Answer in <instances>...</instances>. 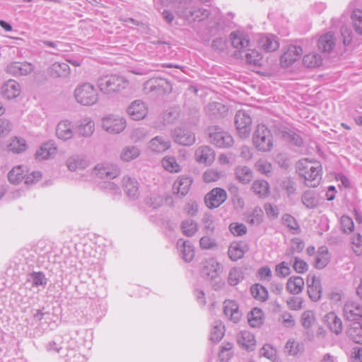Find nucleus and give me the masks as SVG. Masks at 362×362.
Returning <instances> with one entry per match:
<instances>
[{
	"mask_svg": "<svg viewBox=\"0 0 362 362\" xmlns=\"http://www.w3.org/2000/svg\"><path fill=\"white\" fill-rule=\"evenodd\" d=\"M297 170L300 177L305 180V185L309 187H316L322 178L321 164L317 161L304 159L297 164Z\"/></svg>",
	"mask_w": 362,
	"mask_h": 362,
	"instance_id": "nucleus-1",
	"label": "nucleus"
},
{
	"mask_svg": "<svg viewBox=\"0 0 362 362\" xmlns=\"http://www.w3.org/2000/svg\"><path fill=\"white\" fill-rule=\"evenodd\" d=\"M97 86L101 93L112 95L121 92L128 86V81L117 75H107L100 77Z\"/></svg>",
	"mask_w": 362,
	"mask_h": 362,
	"instance_id": "nucleus-2",
	"label": "nucleus"
},
{
	"mask_svg": "<svg viewBox=\"0 0 362 362\" xmlns=\"http://www.w3.org/2000/svg\"><path fill=\"white\" fill-rule=\"evenodd\" d=\"M252 142L255 148L262 152H269L273 147V136L264 124L257 125L253 133Z\"/></svg>",
	"mask_w": 362,
	"mask_h": 362,
	"instance_id": "nucleus-3",
	"label": "nucleus"
},
{
	"mask_svg": "<svg viewBox=\"0 0 362 362\" xmlns=\"http://www.w3.org/2000/svg\"><path fill=\"white\" fill-rule=\"evenodd\" d=\"M76 101L82 105H93L98 100V94L93 85L83 83L78 85L74 90Z\"/></svg>",
	"mask_w": 362,
	"mask_h": 362,
	"instance_id": "nucleus-4",
	"label": "nucleus"
},
{
	"mask_svg": "<svg viewBox=\"0 0 362 362\" xmlns=\"http://www.w3.org/2000/svg\"><path fill=\"white\" fill-rule=\"evenodd\" d=\"M188 0H183L177 7L176 11L181 16L187 21H202L209 16V11L204 8H189Z\"/></svg>",
	"mask_w": 362,
	"mask_h": 362,
	"instance_id": "nucleus-5",
	"label": "nucleus"
},
{
	"mask_svg": "<svg viewBox=\"0 0 362 362\" xmlns=\"http://www.w3.org/2000/svg\"><path fill=\"white\" fill-rule=\"evenodd\" d=\"M210 141L220 148L230 147L233 144V139L228 132L218 126H210L207 129Z\"/></svg>",
	"mask_w": 362,
	"mask_h": 362,
	"instance_id": "nucleus-6",
	"label": "nucleus"
},
{
	"mask_svg": "<svg viewBox=\"0 0 362 362\" xmlns=\"http://www.w3.org/2000/svg\"><path fill=\"white\" fill-rule=\"evenodd\" d=\"M235 124L238 136L242 139L247 138L251 132L252 119L243 110H238L235 117Z\"/></svg>",
	"mask_w": 362,
	"mask_h": 362,
	"instance_id": "nucleus-7",
	"label": "nucleus"
},
{
	"mask_svg": "<svg viewBox=\"0 0 362 362\" xmlns=\"http://www.w3.org/2000/svg\"><path fill=\"white\" fill-rule=\"evenodd\" d=\"M144 89L157 95H163L170 93L173 87L170 83L165 78H152L145 83Z\"/></svg>",
	"mask_w": 362,
	"mask_h": 362,
	"instance_id": "nucleus-8",
	"label": "nucleus"
},
{
	"mask_svg": "<svg viewBox=\"0 0 362 362\" xmlns=\"http://www.w3.org/2000/svg\"><path fill=\"white\" fill-rule=\"evenodd\" d=\"M172 136L175 143L182 146H191L196 141L194 134L185 127L175 128L172 133Z\"/></svg>",
	"mask_w": 362,
	"mask_h": 362,
	"instance_id": "nucleus-9",
	"label": "nucleus"
},
{
	"mask_svg": "<svg viewBox=\"0 0 362 362\" xmlns=\"http://www.w3.org/2000/svg\"><path fill=\"white\" fill-rule=\"evenodd\" d=\"M227 199L226 192L220 187L214 188L205 196V203L208 208L214 209L218 207Z\"/></svg>",
	"mask_w": 362,
	"mask_h": 362,
	"instance_id": "nucleus-10",
	"label": "nucleus"
},
{
	"mask_svg": "<svg viewBox=\"0 0 362 362\" xmlns=\"http://www.w3.org/2000/svg\"><path fill=\"white\" fill-rule=\"evenodd\" d=\"M344 315L346 320L359 322L362 320V305L356 302L347 301L344 306Z\"/></svg>",
	"mask_w": 362,
	"mask_h": 362,
	"instance_id": "nucleus-11",
	"label": "nucleus"
},
{
	"mask_svg": "<svg viewBox=\"0 0 362 362\" xmlns=\"http://www.w3.org/2000/svg\"><path fill=\"white\" fill-rule=\"evenodd\" d=\"M34 70V66L26 62H15L8 64L6 67L7 73L13 76H23L31 74Z\"/></svg>",
	"mask_w": 362,
	"mask_h": 362,
	"instance_id": "nucleus-12",
	"label": "nucleus"
},
{
	"mask_svg": "<svg viewBox=\"0 0 362 362\" xmlns=\"http://www.w3.org/2000/svg\"><path fill=\"white\" fill-rule=\"evenodd\" d=\"M102 127L109 133L119 134L125 128V120L119 117H107L103 119Z\"/></svg>",
	"mask_w": 362,
	"mask_h": 362,
	"instance_id": "nucleus-13",
	"label": "nucleus"
},
{
	"mask_svg": "<svg viewBox=\"0 0 362 362\" xmlns=\"http://www.w3.org/2000/svg\"><path fill=\"white\" fill-rule=\"evenodd\" d=\"M223 313L234 323L238 322L242 317L238 304L232 300H226L223 302Z\"/></svg>",
	"mask_w": 362,
	"mask_h": 362,
	"instance_id": "nucleus-14",
	"label": "nucleus"
},
{
	"mask_svg": "<svg viewBox=\"0 0 362 362\" xmlns=\"http://www.w3.org/2000/svg\"><path fill=\"white\" fill-rule=\"evenodd\" d=\"M303 54V49L299 46H290L286 52L281 57V64L282 66L288 67L300 57Z\"/></svg>",
	"mask_w": 362,
	"mask_h": 362,
	"instance_id": "nucleus-15",
	"label": "nucleus"
},
{
	"mask_svg": "<svg viewBox=\"0 0 362 362\" xmlns=\"http://www.w3.org/2000/svg\"><path fill=\"white\" fill-rule=\"evenodd\" d=\"M95 175L101 179L111 180L117 177L120 174V169L116 165H98L95 168Z\"/></svg>",
	"mask_w": 362,
	"mask_h": 362,
	"instance_id": "nucleus-16",
	"label": "nucleus"
},
{
	"mask_svg": "<svg viewBox=\"0 0 362 362\" xmlns=\"http://www.w3.org/2000/svg\"><path fill=\"white\" fill-rule=\"evenodd\" d=\"M195 158L199 163L210 165L215 159V153L210 146H202L196 150Z\"/></svg>",
	"mask_w": 362,
	"mask_h": 362,
	"instance_id": "nucleus-17",
	"label": "nucleus"
},
{
	"mask_svg": "<svg viewBox=\"0 0 362 362\" xmlns=\"http://www.w3.org/2000/svg\"><path fill=\"white\" fill-rule=\"evenodd\" d=\"M66 165L70 171H76L85 169L88 165V161L83 156L74 154L67 158Z\"/></svg>",
	"mask_w": 362,
	"mask_h": 362,
	"instance_id": "nucleus-18",
	"label": "nucleus"
},
{
	"mask_svg": "<svg viewBox=\"0 0 362 362\" xmlns=\"http://www.w3.org/2000/svg\"><path fill=\"white\" fill-rule=\"evenodd\" d=\"M324 321L329 329L337 335L341 333L343 325L341 320L334 312L327 313L324 317Z\"/></svg>",
	"mask_w": 362,
	"mask_h": 362,
	"instance_id": "nucleus-19",
	"label": "nucleus"
},
{
	"mask_svg": "<svg viewBox=\"0 0 362 362\" xmlns=\"http://www.w3.org/2000/svg\"><path fill=\"white\" fill-rule=\"evenodd\" d=\"M127 112L132 119L140 120L145 117L147 111L144 103L135 100L127 108Z\"/></svg>",
	"mask_w": 362,
	"mask_h": 362,
	"instance_id": "nucleus-20",
	"label": "nucleus"
},
{
	"mask_svg": "<svg viewBox=\"0 0 362 362\" xmlns=\"http://www.w3.org/2000/svg\"><path fill=\"white\" fill-rule=\"evenodd\" d=\"M21 93L20 84L14 80H8L1 87V94L7 99H13Z\"/></svg>",
	"mask_w": 362,
	"mask_h": 362,
	"instance_id": "nucleus-21",
	"label": "nucleus"
},
{
	"mask_svg": "<svg viewBox=\"0 0 362 362\" xmlns=\"http://www.w3.org/2000/svg\"><path fill=\"white\" fill-rule=\"evenodd\" d=\"M192 183L191 177H180L173 185V192L177 194L180 197H183L188 193Z\"/></svg>",
	"mask_w": 362,
	"mask_h": 362,
	"instance_id": "nucleus-22",
	"label": "nucleus"
},
{
	"mask_svg": "<svg viewBox=\"0 0 362 362\" xmlns=\"http://www.w3.org/2000/svg\"><path fill=\"white\" fill-rule=\"evenodd\" d=\"M177 248L180 250L182 258L187 262H190L194 257L193 245L189 240L179 239L177 243Z\"/></svg>",
	"mask_w": 362,
	"mask_h": 362,
	"instance_id": "nucleus-23",
	"label": "nucleus"
},
{
	"mask_svg": "<svg viewBox=\"0 0 362 362\" xmlns=\"http://www.w3.org/2000/svg\"><path fill=\"white\" fill-rule=\"evenodd\" d=\"M148 147L155 153H163L170 147V141L164 136H157L150 141Z\"/></svg>",
	"mask_w": 362,
	"mask_h": 362,
	"instance_id": "nucleus-24",
	"label": "nucleus"
},
{
	"mask_svg": "<svg viewBox=\"0 0 362 362\" xmlns=\"http://www.w3.org/2000/svg\"><path fill=\"white\" fill-rule=\"evenodd\" d=\"M122 187L127 195L132 199H137L139 197L138 182L136 180L125 176L122 180Z\"/></svg>",
	"mask_w": 362,
	"mask_h": 362,
	"instance_id": "nucleus-25",
	"label": "nucleus"
},
{
	"mask_svg": "<svg viewBox=\"0 0 362 362\" xmlns=\"http://www.w3.org/2000/svg\"><path fill=\"white\" fill-rule=\"evenodd\" d=\"M258 42L261 47L269 52L276 51L279 47L278 39L274 35L262 36Z\"/></svg>",
	"mask_w": 362,
	"mask_h": 362,
	"instance_id": "nucleus-26",
	"label": "nucleus"
},
{
	"mask_svg": "<svg viewBox=\"0 0 362 362\" xmlns=\"http://www.w3.org/2000/svg\"><path fill=\"white\" fill-rule=\"evenodd\" d=\"M349 338L354 342L362 344V324L361 322H353L346 330Z\"/></svg>",
	"mask_w": 362,
	"mask_h": 362,
	"instance_id": "nucleus-27",
	"label": "nucleus"
},
{
	"mask_svg": "<svg viewBox=\"0 0 362 362\" xmlns=\"http://www.w3.org/2000/svg\"><path fill=\"white\" fill-rule=\"evenodd\" d=\"M247 250V245L243 243H233L230 245L228 254L230 259L237 261L241 259Z\"/></svg>",
	"mask_w": 362,
	"mask_h": 362,
	"instance_id": "nucleus-28",
	"label": "nucleus"
},
{
	"mask_svg": "<svg viewBox=\"0 0 362 362\" xmlns=\"http://www.w3.org/2000/svg\"><path fill=\"white\" fill-rule=\"evenodd\" d=\"M237 342L243 348L247 350H252L255 345L254 336L249 332H240L237 335Z\"/></svg>",
	"mask_w": 362,
	"mask_h": 362,
	"instance_id": "nucleus-29",
	"label": "nucleus"
},
{
	"mask_svg": "<svg viewBox=\"0 0 362 362\" xmlns=\"http://www.w3.org/2000/svg\"><path fill=\"white\" fill-rule=\"evenodd\" d=\"M56 134L59 139L66 141L73 136L71 122L68 120L59 122L56 129Z\"/></svg>",
	"mask_w": 362,
	"mask_h": 362,
	"instance_id": "nucleus-30",
	"label": "nucleus"
},
{
	"mask_svg": "<svg viewBox=\"0 0 362 362\" xmlns=\"http://www.w3.org/2000/svg\"><path fill=\"white\" fill-rule=\"evenodd\" d=\"M49 73L54 78L66 77L70 73V68L66 63H54L49 68Z\"/></svg>",
	"mask_w": 362,
	"mask_h": 362,
	"instance_id": "nucleus-31",
	"label": "nucleus"
},
{
	"mask_svg": "<svg viewBox=\"0 0 362 362\" xmlns=\"http://www.w3.org/2000/svg\"><path fill=\"white\" fill-rule=\"evenodd\" d=\"M335 45L334 35L328 33L320 37L318 40V48L322 52H330Z\"/></svg>",
	"mask_w": 362,
	"mask_h": 362,
	"instance_id": "nucleus-32",
	"label": "nucleus"
},
{
	"mask_svg": "<svg viewBox=\"0 0 362 362\" xmlns=\"http://www.w3.org/2000/svg\"><path fill=\"white\" fill-rule=\"evenodd\" d=\"M235 177L242 184L249 183L253 177L252 170L247 166H238L235 170Z\"/></svg>",
	"mask_w": 362,
	"mask_h": 362,
	"instance_id": "nucleus-33",
	"label": "nucleus"
},
{
	"mask_svg": "<svg viewBox=\"0 0 362 362\" xmlns=\"http://www.w3.org/2000/svg\"><path fill=\"white\" fill-rule=\"evenodd\" d=\"M57 152V147L54 143L48 142L44 144L40 148L36 151L35 158L38 160H45L49 158L51 156L55 154Z\"/></svg>",
	"mask_w": 362,
	"mask_h": 362,
	"instance_id": "nucleus-34",
	"label": "nucleus"
},
{
	"mask_svg": "<svg viewBox=\"0 0 362 362\" xmlns=\"http://www.w3.org/2000/svg\"><path fill=\"white\" fill-rule=\"evenodd\" d=\"M228 107L221 103H210L206 107V111L210 116L223 117L228 112Z\"/></svg>",
	"mask_w": 362,
	"mask_h": 362,
	"instance_id": "nucleus-35",
	"label": "nucleus"
},
{
	"mask_svg": "<svg viewBox=\"0 0 362 362\" xmlns=\"http://www.w3.org/2000/svg\"><path fill=\"white\" fill-rule=\"evenodd\" d=\"M304 286V281L300 276H291L286 284V289L292 294L300 293Z\"/></svg>",
	"mask_w": 362,
	"mask_h": 362,
	"instance_id": "nucleus-36",
	"label": "nucleus"
},
{
	"mask_svg": "<svg viewBox=\"0 0 362 362\" xmlns=\"http://www.w3.org/2000/svg\"><path fill=\"white\" fill-rule=\"evenodd\" d=\"M95 130V124L89 118H84L79 122L78 125V134L84 137L90 136Z\"/></svg>",
	"mask_w": 362,
	"mask_h": 362,
	"instance_id": "nucleus-37",
	"label": "nucleus"
},
{
	"mask_svg": "<svg viewBox=\"0 0 362 362\" xmlns=\"http://www.w3.org/2000/svg\"><path fill=\"white\" fill-rule=\"evenodd\" d=\"M264 322V313L260 308H254L248 314V322L252 327H260Z\"/></svg>",
	"mask_w": 362,
	"mask_h": 362,
	"instance_id": "nucleus-38",
	"label": "nucleus"
},
{
	"mask_svg": "<svg viewBox=\"0 0 362 362\" xmlns=\"http://www.w3.org/2000/svg\"><path fill=\"white\" fill-rule=\"evenodd\" d=\"M279 134L284 140L297 146H300L303 144L301 137L292 130L288 129L287 128L284 127L281 129H279Z\"/></svg>",
	"mask_w": 362,
	"mask_h": 362,
	"instance_id": "nucleus-39",
	"label": "nucleus"
},
{
	"mask_svg": "<svg viewBox=\"0 0 362 362\" xmlns=\"http://www.w3.org/2000/svg\"><path fill=\"white\" fill-rule=\"evenodd\" d=\"M231 44L236 49H243L249 46L250 40L243 34L232 32L230 34Z\"/></svg>",
	"mask_w": 362,
	"mask_h": 362,
	"instance_id": "nucleus-40",
	"label": "nucleus"
},
{
	"mask_svg": "<svg viewBox=\"0 0 362 362\" xmlns=\"http://www.w3.org/2000/svg\"><path fill=\"white\" fill-rule=\"evenodd\" d=\"M140 155V150L134 146L124 147L121 153L120 158L125 162H129L136 158Z\"/></svg>",
	"mask_w": 362,
	"mask_h": 362,
	"instance_id": "nucleus-41",
	"label": "nucleus"
},
{
	"mask_svg": "<svg viewBox=\"0 0 362 362\" xmlns=\"http://www.w3.org/2000/svg\"><path fill=\"white\" fill-rule=\"evenodd\" d=\"M322 59L320 54L310 53L303 57V63L308 68H315L322 64Z\"/></svg>",
	"mask_w": 362,
	"mask_h": 362,
	"instance_id": "nucleus-42",
	"label": "nucleus"
},
{
	"mask_svg": "<svg viewBox=\"0 0 362 362\" xmlns=\"http://www.w3.org/2000/svg\"><path fill=\"white\" fill-rule=\"evenodd\" d=\"M301 200L304 206L308 209H314L318 204L315 193L312 190H306L302 194Z\"/></svg>",
	"mask_w": 362,
	"mask_h": 362,
	"instance_id": "nucleus-43",
	"label": "nucleus"
},
{
	"mask_svg": "<svg viewBox=\"0 0 362 362\" xmlns=\"http://www.w3.org/2000/svg\"><path fill=\"white\" fill-rule=\"evenodd\" d=\"M25 177L21 165L14 167L8 174V179L12 184H18Z\"/></svg>",
	"mask_w": 362,
	"mask_h": 362,
	"instance_id": "nucleus-44",
	"label": "nucleus"
},
{
	"mask_svg": "<svg viewBox=\"0 0 362 362\" xmlns=\"http://www.w3.org/2000/svg\"><path fill=\"white\" fill-rule=\"evenodd\" d=\"M181 228L186 236L192 237L197 232L198 225L194 220L187 219L182 222Z\"/></svg>",
	"mask_w": 362,
	"mask_h": 362,
	"instance_id": "nucleus-45",
	"label": "nucleus"
},
{
	"mask_svg": "<svg viewBox=\"0 0 362 362\" xmlns=\"http://www.w3.org/2000/svg\"><path fill=\"white\" fill-rule=\"evenodd\" d=\"M250 291L255 299L264 302L268 298V291L260 284L252 285L250 288Z\"/></svg>",
	"mask_w": 362,
	"mask_h": 362,
	"instance_id": "nucleus-46",
	"label": "nucleus"
},
{
	"mask_svg": "<svg viewBox=\"0 0 362 362\" xmlns=\"http://www.w3.org/2000/svg\"><path fill=\"white\" fill-rule=\"evenodd\" d=\"M252 189L259 197H264L269 193V184L264 180H256L253 182Z\"/></svg>",
	"mask_w": 362,
	"mask_h": 362,
	"instance_id": "nucleus-47",
	"label": "nucleus"
},
{
	"mask_svg": "<svg viewBox=\"0 0 362 362\" xmlns=\"http://www.w3.org/2000/svg\"><path fill=\"white\" fill-rule=\"evenodd\" d=\"M263 211L259 207H256L252 212L247 216L246 221L253 226H258L262 221Z\"/></svg>",
	"mask_w": 362,
	"mask_h": 362,
	"instance_id": "nucleus-48",
	"label": "nucleus"
},
{
	"mask_svg": "<svg viewBox=\"0 0 362 362\" xmlns=\"http://www.w3.org/2000/svg\"><path fill=\"white\" fill-rule=\"evenodd\" d=\"M285 351L289 355L296 356L303 351V345L293 340H288L285 346Z\"/></svg>",
	"mask_w": 362,
	"mask_h": 362,
	"instance_id": "nucleus-49",
	"label": "nucleus"
},
{
	"mask_svg": "<svg viewBox=\"0 0 362 362\" xmlns=\"http://www.w3.org/2000/svg\"><path fill=\"white\" fill-rule=\"evenodd\" d=\"M243 279V273L240 268H232L228 274V283L231 286H236Z\"/></svg>",
	"mask_w": 362,
	"mask_h": 362,
	"instance_id": "nucleus-50",
	"label": "nucleus"
},
{
	"mask_svg": "<svg viewBox=\"0 0 362 362\" xmlns=\"http://www.w3.org/2000/svg\"><path fill=\"white\" fill-rule=\"evenodd\" d=\"M246 61L250 64L255 66H260L262 59V55L258 51L250 49L249 52L245 54Z\"/></svg>",
	"mask_w": 362,
	"mask_h": 362,
	"instance_id": "nucleus-51",
	"label": "nucleus"
},
{
	"mask_svg": "<svg viewBox=\"0 0 362 362\" xmlns=\"http://www.w3.org/2000/svg\"><path fill=\"white\" fill-rule=\"evenodd\" d=\"M351 20L356 32L362 35V11L354 10L351 14Z\"/></svg>",
	"mask_w": 362,
	"mask_h": 362,
	"instance_id": "nucleus-52",
	"label": "nucleus"
},
{
	"mask_svg": "<svg viewBox=\"0 0 362 362\" xmlns=\"http://www.w3.org/2000/svg\"><path fill=\"white\" fill-rule=\"evenodd\" d=\"M322 291L320 281H317L315 285H312V286L308 288V293L312 300L317 301L321 298Z\"/></svg>",
	"mask_w": 362,
	"mask_h": 362,
	"instance_id": "nucleus-53",
	"label": "nucleus"
},
{
	"mask_svg": "<svg viewBox=\"0 0 362 362\" xmlns=\"http://www.w3.org/2000/svg\"><path fill=\"white\" fill-rule=\"evenodd\" d=\"M8 147L10 151L13 153H19L26 149V143L23 139L16 137L10 143Z\"/></svg>",
	"mask_w": 362,
	"mask_h": 362,
	"instance_id": "nucleus-54",
	"label": "nucleus"
},
{
	"mask_svg": "<svg viewBox=\"0 0 362 362\" xmlns=\"http://www.w3.org/2000/svg\"><path fill=\"white\" fill-rule=\"evenodd\" d=\"M29 281H32L33 286H45L47 284V279L42 272H33L30 274Z\"/></svg>",
	"mask_w": 362,
	"mask_h": 362,
	"instance_id": "nucleus-55",
	"label": "nucleus"
},
{
	"mask_svg": "<svg viewBox=\"0 0 362 362\" xmlns=\"http://www.w3.org/2000/svg\"><path fill=\"white\" fill-rule=\"evenodd\" d=\"M162 164L164 168L170 172L177 173L180 170V166L173 157L163 158Z\"/></svg>",
	"mask_w": 362,
	"mask_h": 362,
	"instance_id": "nucleus-56",
	"label": "nucleus"
},
{
	"mask_svg": "<svg viewBox=\"0 0 362 362\" xmlns=\"http://www.w3.org/2000/svg\"><path fill=\"white\" fill-rule=\"evenodd\" d=\"M224 326L221 323L215 325L211 332V340L214 342L219 341L224 335Z\"/></svg>",
	"mask_w": 362,
	"mask_h": 362,
	"instance_id": "nucleus-57",
	"label": "nucleus"
},
{
	"mask_svg": "<svg viewBox=\"0 0 362 362\" xmlns=\"http://www.w3.org/2000/svg\"><path fill=\"white\" fill-rule=\"evenodd\" d=\"M202 222L206 233L209 235L213 234L215 230V226L214 224L212 216L209 214H205L203 216Z\"/></svg>",
	"mask_w": 362,
	"mask_h": 362,
	"instance_id": "nucleus-58",
	"label": "nucleus"
},
{
	"mask_svg": "<svg viewBox=\"0 0 362 362\" xmlns=\"http://www.w3.org/2000/svg\"><path fill=\"white\" fill-rule=\"evenodd\" d=\"M163 203V199L162 197L157 194H151L146 199V204L153 209H157L160 207Z\"/></svg>",
	"mask_w": 362,
	"mask_h": 362,
	"instance_id": "nucleus-59",
	"label": "nucleus"
},
{
	"mask_svg": "<svg viewBox=\"0 0 362 362\" xmlns=\"http://www.w3.org/2000/svg\"><path fill=\"white\" fill-rule=\"evenodd\" d=\"M281 187L288 196L293 194L296 190L295 182L289 177H286L282 181Z\"/></svg>",
	"mask_w": 362,
	"mask_h": 362,
	"instance_id": "nucleus-60",
	"label": "nucleus"
},
{
	"mask_svg": "<svg viewBox=\"0 0 362 362\" xmlns=\"http://www.w3.org/2000/svg\"><path fill=\"white\" fill-rule=\"evenodd\" d=\"M221 173L214 169L207 170L203 175V179L205 182H216L220 179Z\"/></svg>",
	"mask_w": 362,
	"mask_h": 362,
	"instance_id": "nucleus-61",
	"label": "nucleus"
},
{
	"mask_svg": "<svg viewBox=\"0 0 362 362\" xmlns=\"http://www.w3.org/2000/svg\"><path fill=\"white\" fill-rule=\"evenodd\" d=\"M229 230L234 235H243L247 233V227L243 223H232Z\"/></svg>",
	"mask_w": 362,
	"mask_h": 362,
	"instance_id": "nucleus-62",
	"label": "nucleus"
},
{
	"mask_svg": "<svg viewBox=\"0 0 362 362\" xmlns=\"http://www.w3.org/2000/svg\"><path fill=\"white\" fill-rule=\"evenodd\" d=\"M351 243L354 252L358 256L362 254V236L360 233L354 235Z\"/></svg>",
	"mask_w": 362,
	"mask_h": 362,
	"instance_id": "nucleus-63",
	"label": "nucleus"
},
{
	"mask_svg": "<svg viewBox=\"0 0 362 362\" xmlns=\"http://www.w3.org/2000/svg\"><path fill=\"white\" fill-rule=\"evenodd\" d=\"M218 267V264L216 263V265L214 264H211V265L208 264L204 267V269L203 270V273L204 275H206L209 276V279L211 280L215 279L218 276V272L217 268Z\"/></svg>",
	"mask_w": 362,
	"mask_h": 362,
	"instance_id": "nucleus-64",
	"label": "nucleus"
}]
</instances>
